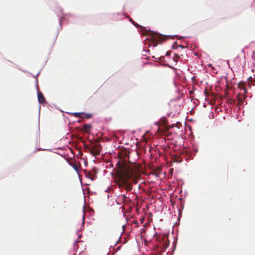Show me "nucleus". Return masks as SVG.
<instances>
[{
  "label": "nucleus",
  "instance_id": "nucleus-1",
  "mask_svg": "<svg viewBox=\"0 0 255 255\" xmlns=\"http://www.w3.org/2000/svg\"><path fill=\"white\" fill-rule=\"evenodd\" d=\"M129 156L122 157L118 162L119 169L117 173L116 181L120 188L125 189L127 191L132 189L130 180L134 177L137 171L135 165L129 163Z\"/></svg>",
  "mask_w": 255,
  "mask_h": 255
},
{
  "label": "nucleus",
  "instance_id": "nucleus-2",
  "mask_svg": "<svg viewBox=\"0 0 255 255\" xmlns=\"http://www.w3.org/2000/svg\"><path fill=\"white\" fill-rule=\"evenodd\" d=\"M101 146L98 145H95L93 146L90 149L89 151L93 155H98L100 153V148Z\"/></svg>",
  "mask_w": 255,
  "mask_h": 255
},
{
  "label": "nucleus",
  "instance_id": "nucleus-3",
  "mask_svg": "<svg viewBox=\"0 0 255 255\" xmlns=\"http://www.w3.org/2000/svg\"><path fill=\"white\" fill-rule=\"evenodd\" d=\"M71 115L75 117L89 119L91 117V114H85L84 113H72Z\"/></svg>",
  "mask_w": 255,
  "mask_h": 255
},
{
  "label": "nucleus",
  "instance_id": "nucleus-4",
  "mask_svg": "<svg viewBox=\"0 0 255 255\" xmlns=\"http://www.w3.org/2000/svg\"><path fill=\"white\" fill-rule=\"evenodd\" d=\"M162 240V249L163 250H166L169 245V242L167 236L164 235L163 237Z\"/></svg>",
  "mask_w": 255,
  "mask_h": 255
},
{
  "label": "nucleus",
  "instance_id": "nucleus-5",
  "mask_svg": "<svg viewBox=\"0 0 255 255\" xmlns=\"http://www.w3.org/2000/svg\"><path fill=\"white\" fill-rule=\"evenodd\" d=\"M38 100L39 103L40 104H45V99L41 92H38L37 94Z\"/></svg>",
  "mask_w": 255,
  "mask_h": 255
},
{
  "label": "nucleus",
  "instance_id": "nucleus-6",
  "mask_svg": "<svg viewBox=\"0 0 255 255\" xmlns=\"http://www.w3.org/2000/svg\"><path fill=\"white\" fill-rule=\"evenodd\" d=\"M91 128H92L91 125L86 124H84L83 125L82 129L84 132H85L86 133H89Z\"/></svg>",
  "mask_w": 255,
  "mask_h": 255
},
{
  "label": "nucleus",
  "instance_id": "nucleus-7",
  "mask_svg": "<svg viewBox=\"0 0 255 255\" xmlns=\"http://www.w3.org/2000/svg\"><path fill=\"white\" fill-rule=\"evenodd\" d=\"M69 164L77 172L78 171L80 166L75 163V161H69Z\"/></svg>",
  "mask_w": 255,
  "mask_h": 255
},
{
  "label": "nucleus",
  "instance_id": "nucleus-8",
  "mask_svg": "<svg viewBox=\"0 0 255 255\" xmlns=\"http://www.w3.org/2000/svg\"><path fill=\"white\" fill-rule=\"evenodd\" d=\"M86 176L91 179L92 180H94L93 175L91 172H88L87 174H86Z\"/></svg>",
  "mask_w": 255,
  "mask_h": 255
},
{
  "label": "nucleus",
  "instance_id": "nucleus-9",
  "mask_svg": "<svg viewBox=\"0 0 255 255\" xmlns=\"http://www.w3.org/2000/svg\"><path fill=\"white\" fill-rule=\"evenodd\" d=\"M243 102V100L241 98H238V104H241Z\"/></svg>",
  "mask_w": 255,
  "mask_h": 255
},
{
  "label": "nucleus",
  "instance_id": "nucleus-10",
  "mask_svg": "<svg viewBox=\"0 0 255 255\" xmlns=\"http://www.w3.org/2000/svg\"><path fill=\"white\" fill-rule=\"evenodd\" d=\"M132 223L136 224L137 227L138 226V223H137V222L136 221H135V220L133 221H132Z\"/></svg>",
  "mask_w": 255,
  "mask_h": 255
},
{
  "label": "nucleus",
  "instance_id": "nucleus-11",
  "mask_svg": "<svg viewBox=\"0 0 255 255\" xmlns=\"http://www.w3.org/2000/svg\"><path fill=\"white\" fill-rule=\"evenodd\" d=\"M166 55H170L169 52V51H167V52H166Z\"/></svg>",
  "mask_w": 255,
  "mask_h": 255
},
{
  "label": "nucleus",
  "instance_id": "nucleus-12",
  "mask_svg": "<svg viewBox=\"0 0 255 255\" xmlns=\"http://www.w3.org/2000/svg\"><path fill=\"white\" fill-rule=\"evenodd\" d=\"M175 56H176L177 58H179V57H180L179 55H176V54L175 55Z\"/></svg>",
  "mask_w": 255,
  "mask_h": 255
},
{
  "label": "nucleus",
  "instance_id": "nucleus-13",
  "mask_svg": "<svg viewBox=\"0 0 255 255\" xmlns=\"http://www.w3.org/2000/svg\"><path fill=\"white\" fill-rule=\"evenodd\" d=\"M180 47H181V48H184V47H183V46H180Z\"/></svg>",
  "mask_w": 255,
  "mask_h": 255
}]
</instances>
